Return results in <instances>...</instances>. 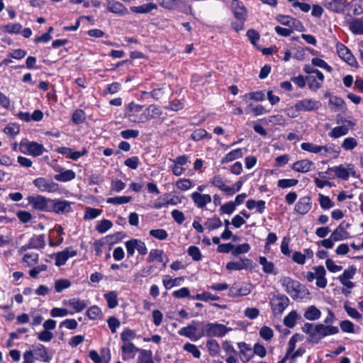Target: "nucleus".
<instances>
[{"mask_svg": "<svg viewBox=\"0 0 363 363\" xmlns=\"http://www.w3.org/2000/svg\"><path fill=\"white\" fill-rule=\"evenodd\" d=\"M132 199L131 196H116V197H109L107 199L106 201L108 203H111L113 205H121L123 203H129Z\"/></svg>", "mask_w": 363, "mask_h": 363, "instance_id": "3c124183", "label": "nucleus"}, {"mask_svg": "<svg viewBox=\"0 0 363 363\" xmlns=\"http://www.w3.org/2000/svg\"><path fill=\"white\" fill-rule=\"evenodd\" d=\"M311 199L310 196H303L299 199L295 206V211L299 213L304 215L307 213L311 208Z\"/></svg>", "mask_w": 363, "mask_h": 363, "instance_id": "a211bd4d", "label": "nucleus"}, {"mask_svg": "<svg viewBox=\"0 0 363 363\" xmlns=\"http://www.w3.org/2000/svg\"><path fill=\"white\" fill-rule=\"evenodd\" d=\"M246 206L249 210L256 208L259 213H262L265 209V201L263 200L255 201L250 199L247 201Z\"/></svg>", "mask_w": 363, "mask_h": 363, "instance_id": "58836bf2", "label": "nucleus"}, {"mask_svg": "<svg viewBox=\"0 0 363 363\" xmlns=\"http://www.w3.org/2000/svg\"><path fill=\"white\" fill-rule=\"evenodd\" d=\"M279 282L285 291L294 299L299 297L301 284L289 277H283Z\"/></svg>", "mask_w": 363, "mask_h": 363, "instance_id": "39448f33", "label": "nucleus"}, {"mask_svg": "<svg viewBox=\"0 0 363 363\" xmlns=\"http://www.w3.org/2000/svg\"><path fill=\"white\" fill-rule=\"evenodd\" d=\"M336 51L339 57L352 67H357V62L350 50L342 43L336 44Z\"/></svg>", "mask_w": 363, "mask_h": 363, "instance_id": "9d476101", "label": "nucleus"}, {"mask_svg": "<svg viewBox=\"0 0 363 363\" xmlns=\"http://www.w3.org/2000/svg\"><path fill=\"white\" fill-rule=\"evenodd\" d=\"M305 277L308 282L315 280V284L319 288L325 289L327 286L326 270L322 265L313 267L312 271L306 272Z\"/></svg>", "mask_w": 363, "mask_h": 363, "instance_id": "f03ea898", "label": "nucleus"}, {"mask_svg": "<svg viewBox=\"0 0 363 363\" xmlns=\"http://www.w3.org/2000/svg\"><path fill=\"white\" fill-rule=\"evenodd\" d=\"M231 6L233 9L235 17L239 21H245L247 11L243 4L238 0H233Z\"/></svg>", "mask_w": 363, "mask_h": 363, "instance_id": "aec40b11", "label": "nucleus"}, {"mask_svg": "<svg viewBox=\"0 0 363 363\" xmlns=\"http://www.w3.org/2000/svg\"><path fill=\"white\" fill-rule=\"evenodd\" d=\"M349 128L346 125H340L333 128L328 133L329 136L333 138H339L347 134Z\"/></svg>", "mask_w": 363, "mask_h": 363, "instance_id": "37998d69", "label": "nucleus"}, {"mask_svg": "<svg viewBox=\"0 0 363 363\" xmlns=\"http://www.w3.org/2000/svg\"><path fill=\"white\" fill-rule=\"evenodd\" d=\"M27 200L33 208L38 211L50 212L52 199L46 198L42 195H36L28 196Z\"/></svg>", "mask_w": 363, "mask_h": 363, "instance_id": "20e7f679", "label": "nucleus"}, {"mask_svg": "<svg viewBox=\"0 0 363 363\" xmlns=\"http://www.w3.org/2000/svg\"><path fill=\"white\" fill-rule=\"evenodd\" d=\"M318 201L321 208L325 210L330 209L334 206V203L330 200V199L323 194H319Z\"/></svg>", "mask_w": 363, "mask_h": 363, "instance_id": "e2e57ef3", "label": "nucleus"}, {"mask_svg": "<svg viewBox=\"0 0 363 363\" xmlns=\"http://www.w3.org/2000/svg\"><path fill=\"white\" fill-rule=\"evenodd\" d=\"M297 103L301 112L315 111L321 107L320 101L313 99H303Z\"/></svg>", "mask_w": 363, "mask_h": 363, "instance_id": "ddd939ff", "label": "nucleus"}, {"mask_svg": "<svg viewBox=\"0 0 363 363\" xmlns=\"http://www.w3.org/2000/svg\"><path fill=\"white\" fill-rule=\"evenodd\" d=\"M195 205L200 208H204L208 203L211 202V196L209 194H201L195 191L191 196Z\"/></svg>", "mask_w": 363, "mask_h": 363, "instance_id": "6ab92c4d", "label": "nucleus"}, {"mask_svg": "<svg viewBox=\"0 0 363 363\" xmlns=\"http://www.w3.org/2000/svg\"><path fill=\"white\" fill-rule=\"evenodd\" d=\"M205 225L208 230H213L220 228L222 225V222L218 217H213L206 220Z\"/></svg>", "mask_w": 363, "mask_h": 363, "instance_id": "052dcab7", "label": "nucleus"}, {"mask_svg": "<svg viewBox=\"0 0 363 363\" xmlns=\"http://www.w3.org/2000/svg\"><path fill=\"white\" fill-rule=\"evenodd\" d=\"M314 165L313 162L308 160H301L294 162L291 168L301 173H306L311 170L312 167Z\"/></svg>", "mask_w": 363, "mask_h": 363, "instance_id": "5701e85b", "label": "nucleus"}, {"mask_svg": "<svg viewBox=\"0 0 363 363\" xmlns=\"http://www.w3.org/2000/svg\"><path fill=\"white\" fill-rule=\"evenodd\" d=\"M107 10L119 16H124L128 13V9L123 4L115 0L107 1Z\"/></svg>", "mask_w": 363, "mask_h": 363, "instance_id": "f3484780", "label": "nucleus"}, {"mask_svg": "<svg viewBox=\"0 0 363 363\" xmlns=\"http://www.w3.org/2000/svg\"><path fill=\"white\" fill-rule=\"evenodd\" d=\"M303 315L307 320H315L320 317L321 312L315 306H311L306 310Z\"/></svg>", "mask_w": 363, "mask_h": 363, "instance_id": "4c0bfd02", "label": "nucleus"}, {"mask_svg": "<svg viewBox=\"0 0 363 363\" xmlns=\"http://www.w3.org/2000/svg\"><path fill=\"white\" fill-rule=\"evenodd\" d=\"M56 152L64 155H67L73 160H77L82 156L87 154L86 150L84 149L82 152L74 151L69 147H60L56 149Z\"/></svg>", "mask_w": 363, "mask_h": 363, "instance_id": "4be33fe9", "label": "nucleus"}, {"mask_svg": "<svg viewBox=\"0 0 363 363\" xmlns=\"http://www.w3.org/2000/svg\"><path fill=\"white\" fill-rule=\"evenodd\" d=\"M245 99H251L257 101H262L264 100L265 95L263 91H258L246 94L243 96Z\"/></svg>", "mask_w": 363, "mask_h": 363, "instance_id": "680f3d73", "label": "nucleus"}, {"mask_svg": "<svg viewBox=\"0 0 363 363\" xmlns=\"http://www.w3.org/2000/svg\"><path fill=\"white\" fill-rule=\"evenodd\" d=\"M33 353L36 355L37 359L43 362H49L50 358L48 357L45 347L40 344L35 346L33 350Z\"/></svg>", "mask_w": 363, "mask_h": 363, "instance_id": "ea45409f", "label": "nucleus"}, {"mask_svg": "<svg viewBox=\"0 0 363 363\" xmlns=\"http://www.w3.org/2000/svg\"><path fill=\"white\" fill-rule=\"evenodd\" d=\"M298 181L296 179H282L277 182V186L281 189H286L296 186Z\"/></svg>", "mask_w": 363, "mask_h": 363, "instance_id": "338daca9", "label": "nucleus"}, {"mask_svg": "<svg viewBox=\"0 0 363 363\" xmlns=\"http://www.w3.org/2000/svg\"><path fill=\"white\" fill-rule=\"evenodd\" d=\"M176 186L181 191H187L193 186V182L189 179H180L176 182Z\"/></svg>", "mask_w": 363, "mask_h": 363, "instance_id": "bf43d9fd", "label": "nucleus"}, {"mask_svg": "<svg viewBox=\"0 0 363 363\" xmlns=\"http://www.w3.org/2000/svg\"><path fill=\"white\" fill-rule=\"evenodd\" d=\"M318 333H319L321 339L325 336L334 335L339 332V329L336 326L332 325H325L323 324H318V329H316Z\"/></svg>", "mask_w": 363, "mask_h": 363, "instance_id": "2f4dec72", "label": "nucleus"}, {"mask_svg": "<svg viewBox=\"0 0 363 363\" xmlns=\"http://www.w3.org/2000/svg\"><path fill=\"white\" fill-rule=\"evenodd\" d=\"M33 184L40 191L54 193L58 191V184L52 180L44 177H39L33 181Z\"/></svg>", "mask_w": 363, "mask_h": 363, "instance_id": "9b49d317", "label": "nucleus"}, {"mask_svg": "<svg viewBox=\"0 0 363 363\" xmlns=\"http://www.w3.org/2000/svg\"><path fill=\"white\" fill-rule=\"evenodd\" d=\"M157 6L153 3L145 4L138 6H132L131 11L136 13H147L152 10L157 9Z\"/></svg>", "mask_w": 363, "mask_h": 363, "instance_id": "f704fd0d", "label": "nucleus"}, {"mask_svg": "<svg viewBox=\"0 0 363 363\" xmlns=\"http://www.w3.org/2000/svg\"><path fill=\"white\" fill-rule=\"evenodd\" d=\"M347 5L352 9V13L355 16L363 13V0H352Z\"/></svg>", "mask_w": 363, "mask_h": 363, "instance_id": "a18cd8bd", "label": "nucleus"}, {"mask_svg": "<svg viewBox=\"0 0 363 363\" xmlns=\"http://www.w3.org/2000/svg\"><path fill=\"white\" fill-rule=\"evenodd\" d=\"M75 173L72 169H61L60 174H55L54 178L55 180L62 182H69L75 178Z\"/></svg>", "mask_w": 363, "mask_h": 363, "instance_id": "473e14b6", "label": "nucleus"}, {"mask_svg": "<svg viewBox=\"0 0 363 363\" xmlns=\"http://www.w3.org/2000/svg\"><path fill=\"white\" fill-rule=\"evenodd\" d=\"M251 292L250 285L245 283H235L229 289L228 295L231 297L244 296Z\"/></svg>", "mask_w": 363, "mask_h": 363, "instance_id": "f8f14e48", "label": "nucleus"}, {"mask_svg": "<svg viewBox=\"0 0 363 363\" xmlns=\"http://www.w3.org/2000/svg\"><path fill=\"white\" fill-rule=\"evenodd\" d=\"M328 171L333 172L337 178L343 180H347L350 175L354 177H357L354 167L350 164L347 165L340 164L337 167H330Z\"/></svg>", "mask_w": 363, "mask_h": 363, "instance_id": "1a4fd4ad", "label": "nucleus"}, {"mask_svg": "<svg viewBox=\"0 0 363 363\" xmlns=\"http://www.w3.org/2000/svg\"><path fill=\"white\" fill-rule=\"evenodd\" d=\"M301 148L304 150L311 153H320L323 150L324 151L323 155H326L328 152V148L325 145H316L312 143H303L301 144Z\"/></svg>", "mask_w": 363, "mask_h": 363, "instance_id": "cd10ccee", "label": "nucleus"}, {"mask_svg": "<svg viewBox=\"0 0 363 363\" xmlns=\"http://www.w3.org/2000/svg\"><path fill=\"white\" fill-rule=\"evenodd\" d=\"M87 316L91 320H98L102 317V312L96 306H91L86 311Z\"/></svg>", "mask_w": 363, "mask_h": 363, "instance_id": "864d4df0", "label": "nucleus"}, {"mask_svg": "<svg viewBox=\"0 0 363 363\" xmlns=\"http://www.w3.org/2000/svg\"><path fill=\"white\" fill-rule=\"evenodd\" d=\"M246 113H252L254 116H257L267 113L268 111L263 106L258 104H249L245 108Z\"/></svg>", "mask_w": 363, "mask_h": 363, "instance_id": "c9c22d12", "label": "nucleus"}, {"mask_svg": "<svg viewBox=\"0 0 363 363\" xmlns=\"http://www.w3.org/2000/svg\"><path fill=\"white\" fill-rule=\"evenodd\" d=\"M76 255L77 252L75 250H69L68 248L57 252L55 255V265L58 267L62 266L65 264L69 257H73Z\"/></svg>", "mask_w": 363, "mask_h": 363, "instance_id": "412c9836", "label": "nucleus"}, {"mask_svg": "<svg viewBox=\"0 0 363 363\" xmlns=\"http://www.w3.org/2000/svg\"><path fill=\"white\" fill-rule=\"evenodd\" d=\"M267 123H271L272 125H284L285 119L283 116L280 114L273 115L269 116L267 118L263 119Z\"/></svg>", "mask_w": 363, "mask_h": 363, "instance_id": "5fc2aeb1", "label": "nucleus"}, {"mask_svg": "<svg viewBox=\"0 0 363 363\" xmlns=\"http://www.w3.org/2000/svg\"><path fill=\"white\" fill-rule=\"evenodd\" d=\"M247 152V150L244 148H238L231 150L228 154H226L221 159V164L228 163L233 160L242 158L244 155Z\"/></svg>", "mask_w": 363, "mask_h": 363, "instance_id": "b1692460", "label": "nucleus"}, {"mask_svg": "<svg viewBox=\"0 0 363 363\" xmlns=\"http://www.w3.org/2000/svg\"><path fill=\"white\" fill-rule=\"evenodd\" d=\"M26 150L29 155L34 157L40 156L45 152V149L43 145L36 142L28 143L26 144Z\"/></svg>", "mask_w": 363, "mask_h": 363, "instance_id": "c756f323", "label": "nucleus"}, {"mask_svg": "<svg viewBox=\"0 0 363 363\" xmlns=\"http://www.w3.org/2000/svg\"><path fill=\"white\" fill-rule=\"evenodd\" d=\"M298 317V314L296 311H291L284 318V325L290 328H292L295 326L296 319Z\"/></svg>", "mask_w": 363, "mask_h": 363, "instance_id": "8fccbe9b", "label": "nucleus"}, {"mask_svg": "<svg viewBox=\"0 0 363 363\" xmlns=\"http://www.w3.org/2000/svg\"><path fill=\"white\" fill-rule=\"evenodd\" d=\"M109 308H115L118 304V294L116 291H111L104 295Z\"/></svg>", "mask_w": 363, "mask_h": 363, "instance_id": "a19ab883", "label": "nucleus"}, {"mask_svg": "<svg viewBox=\"0 0 363 363\" xmlns=\"http://www.w3.org/2000/svg\"><path fill=\"white\" fill-rule=\"evenodd\" d=\"M22 28V26L19 23H11L3 27V30L4 32L11 33V34H17L20 32Z\"/></svg>", "mask_w": 363, "mask_h": 363, "instance_id": "4d7b16f0", "label": "nucleus"}, {"mask_svg": "<svg viewBox=\"0 0 363 363\" xmlns=\"http://www.w3.org/2000/svg\"><path fill=\"white\" fill-rule=\"evenodd\" d=\"M347 6V0H325L324 6L335 13H342Z\"/></svg>", "mask_w": 363, "mask_h": 363, "instance_id": "dca6fc26", "label": "nucleus"}, {"mask_svg": "<svg viewBox=\"0 0 363 363\" xmlns=\"http://www.w3.org/2000/svg\"><path fill=\"white\" fill-rule=\"evenodd\" d=\"M289 299L284 294H277L273 296L269 301L273 314L280 315L289 306Z\"/></svg>", "mask_w": 363, "mask_h": 363, "instance_id": "423d86ee", "label": "nucleus"}, {"mask_svg": "<svg viewBox=\"0 0 363 363\" xmlns=\"http://www.w3.org/2000/svg\"><path fill=\"white\" fill-rule=\"evenodd\" d=\"M142 349H139L132 342L123 343L121 346L122 359L124 361L130 360L135 358L136 353Z\"/></svg>", "mask_w": 363, "mask_h": 363, "instance_id": "2eb2a0df", "label": "nucleus"}, {"mask_svg": "<svg viewBox=\"0 0 363 363\" xmlns=\"http://www.w3.org/2000/svg\"><path fill=\"white\" fill-rule=\"evenodd\" d=\"M183 281L184 278L182 277L172 279L168 275L164 276L162 279L163 285L167 289H169L174 286H179Z\"/></svg>", "mask_w": 363, "mask_h": 363, "instance_id": "e433bc0d", "label": "nucleus"}, {"mask_svg": "<svg viewBox=\"0 0 363 363\" xmlns=\"http://www.w3.org/2000/svg\"><path fill=\"white\" fill-rule=\"evenodd\" d=\"M71 286V281L67 279H59L55 282V289L57 293L62 292Z\"/></svg>", "mask_w": 363, "mask_h": 363, "instance_id": "de8ad7c7", "label": "nucleus"}, {"mask_svg": "<svg viewBox=\"0 0 363 363\" xmlns=\"http://www.w3.org/2000/svg\"><path fill=\"white\" fill-rule=\"evenodd\" d=\"M348 224L342 223L330 235L332 239L335 241L342 240L347 238L348 233L346 230Z\"/></svg>", "mask_w": 363, "mask_h": 363, "instance_id": "bb28decb", "label": "nucleus"}, {"mask_svg": "<svg viewBox=\"0 0 363 363\" xmlns=\"http://www.w3.org/2000/svg\"><path fill=\"white\" fill-rule=\"evenodd\" d=\"M143 108V106L141 105L130 102L125 108L124 116L133 123H144V118H145V117L143 116V112L140 114Z\"/></svg>", "mask_w": 363, "mask_h": 363, "instance_id": "7ed1b4c3", "label": "nucleus"}, {"mask_svg": "<svg viewBox=\"0 0 363 363\" xmlns=\"http://www.w3.org/2000/svg\"><path fill=\"white\" fill-rule=\"evenodd\" d=\"M163 255L164 252L161 250L158 249H152L147 257V262L151 263L155 260H157L159 262H163Z\"/></svg>", "mask_w": 363, "mask_h": 363, "instance_id": "79ce46f5", "label": "nucleus"}, {"mask_svg": "<svg viewBox=\"0 0 363 363\" xmlns=\"http://www.w3.org/2000/svg\"><path fill=\"white\" fill-rule=\"evenodd\" d=\"M45 245L44 236L40 235L30 239L28 243V248L43 247Z\"/></svg>", "mask_w": 363, "mask_h": 363, "instance_id": "6e6d98bb", "label": "nucleus"}, {"mask_svg": "<svg viewBox=\"0 0 363 363\" xmlns=\"http://www.w3.org/2000/svg\"><path fill=\"white\" fill-rule=\"evenodd\" d=\"M128 257H132L137 250L140 255H145L147 253V248L145 243L141 240L131 239L125 242Z\"/></svg>", "mask_w": 363, "mask_h": 363, "instance_id": "6e6552de", "label": "nucleus"}, {"mask_svg": "<svg viewBox=\"0 0 363 363\" xmlns=\"http://www.w3.org/2000/svg\"><path fill=\"white\" fill-rule=\"evenodd\" d=\"M205 138L211 139L212 136L211 135H208L205 129L202 128L195 130L191 135V138L194 141H199Z\"/></svg>", "mask_w": 363, "mask_h": 363, "instance_id": "09e8293b", "label": "nucleus"}, {"mask_svg": "<svg viewBox=\"0 0 363 363\" xmlns=\"http://www.w3.org/2000/svg\"><path fill=\"white\" fill-rule=\"evenodd\" d=\"M203 322L193 320L190 324L186 327L181 328L178 333L180 335L185 336L193 341H197L202 336H200V333L197 335L196 330L201 329L202 330Z\"/></svg>", "mask_w": 363, "mask_h": 363, "instance_id": "0eeeda50", "label": "nucleus"}, {"mask_svg": "<svg viewBox=\"0 0 363 363\" xmlns=\"http://www.w3.org/2000/svg\"><path fill=\"white\" fill-rule=\"evenodd\" d=\"M251 261L247 258H241L238 261H231L227 263L226 269L228 270H241L250 267Z\"/></svg>", "mask_w": 363, "mask_h": 363, "instance_id": "393cba45", "label": "nucleus"}, {"mask_svg": "<svg viewBox=\"0 0 363 363\" xmlns=\"http://www.w3.org/2000/svg\"><path fill=\"white\" fill-rule=\"evenodd\" d=\"M357 140L352 137L346 138L342 143V147L345 150H352L357 146Z\"/></svg>", "mask_w": 363, "mask_h": 363, "instance_id": "0e129e2a", "label": "nucleus"}, {"mask_svg": "<svg viewBox=\"0 0 363 363\" xmlns=\"http://www.w3.org/2000/svg\"><path fill=\"white\" fill-rule=\"evenodd\" d=\"M71 210V203L69 201L52 199L50 211L57 214H65L70 212Z\"/></svg>", "mask_w": 363, "mask_h": 363, "instance_id": "4468645a", "label": "nucleus"}, {"mask_svg": "<svg viewBox=\"0 0 363 363\" xmlns=\"http://www.w3.org/2000/svg\"><path fill=\"white\" fill-rule=\"evenodd\" d=\"M67 304L72 307L76 312H81L86 307V304L84 301L77 298L69 299Z\"/></svg>", "mask_w": 363, "mask_h": 363, "instance_id": "c03bdc74", "label": "nucleus"}, {"mask_svg": "<svg viewBox=\"0 0 363 363\" xmlns=\"http://www.w3.org/2000/svg\"><path fill=\"white\" fill-rule=\"evenodd\" d=\"M211 184L218 187L220 190L227 193L228 191H230V186H226L225 184L224 181L223 180V178L220 176H216L214 177L211 180Z\"/></svg>", "mask_w": 363, "mask_h": 363, "instance_id": "603ef678", "label": "nucleus"}, {"mask_svg": "<svg viewBox=\"0 0 363 363\" xmlns=\"http://www.w3.org/2000/svg\"><path fill=\"white\" fill-rule=\"evenodd\" d=\"M206 346L210 356L216 357L219 354L220 351V347L216 340L213 338L208 339L206 341Z\"/></svg>", "mask_w": 363, "mask_h": 363, "instance_id": "72a5a7b5", "label": "nucleus"}, {"mask_svg": "<svg viewBox=\"0 0 363 363\" xmlns=\"http://www.w3.org/2000/svg\"><path fill=\"white\" fill-rule=\"evenodd\" d=\"M238 347L240 349V358L242 362H247L250 360L253 355L250 346L245 342H241L238 343Z\"/></svg>", "mask_w": 363, "mask_h": 363, "instance_id": "a878e982", "label": "nucleus"}, {"mask_svg": "<svg viewBox=\"0 0 363 363\" xmlns=\"http://www.w3.org/2000/svg\"><path fill=\"white\" fill-rule=\"evenodd\" d=\"M183 350L187 352L191 353L195 358L201 357V352L198 347L191 343L187 342L184 345Z\"/></svg>", "mask_w": 363, "mask_h": 363, "instance_id": "13d9d810", "label": "nucleus"}, {"mask_svg": "<svg viewBox=\"0 0 363 363\" xmlns=\"http://www.w3.org/2000/svg\"><path fill=\"white\" fill-rule=\"evenodd\" d=\"M231 330L232 328H228L223 324L218 323H204L203 322L202 330L200 331V336L222 337Z\"/></svg>", "mask_w": 363, "mask_h": 363, "instance_id": "f257e3e1", "label": "nucleus"}, {"mask_svg": "<svg viewBox=\"0 0 363 363\" xmlns=\"http://www.w3.org/2000/svg\"><path fill=\"white\" fill-rule=\"evenodd\" d=\"M350 30L354 35H363V17L348 22Z\"/></svg>", "mask_w": 363, "mask_h": 363, "instance_id": "7c9ffc66", "label": "nucleus"}, {"mask_svg": "<svg viewBox=\"0 0 363 363\" xmlns=\"http://www.w3.org/2000/svg\"><path fill=\"white\" fill-rule=\"evenodd\" d=\"M162 112L160 107L156 105H150L143 111L144 122L147 121L152 118H158L162 115Z\"/></svg>", "mask_w": 363, "mask_h": 363, "instance_id": "c85d7f7f", "label": "nucleus"}, {"mask_svg": "<svg viewBox=\"0 0 363 363\" xmlns=\"http://www.w3.org/2000/svg\"><path fill=\"white\" fill-rule=\"evenodd\" d=\"M23 260L28 266H33L38 262V254L35 252L26 253Z\"/></svg>", "mask_w": 363, "mask_h": 363, "instance_id": "69168bd1", "label": "nucleus"}, {"mask_svg": "<svg viewBox=\"0 0 363 363\" xmlns=\"http://www.w3.org/2000/svg\"><path fill=\"white\" fill-rule=\"evenodd\" d=\"M113 224L111 220L104 219L96 225V229L100 233H104L112 227Z\"/></svg>", "mask_w": 363, "mask_h": 363, "instance_id": "774afa93", "label": "nucleus"}, {"mask_svg": "<svg viewBox=\"0 0 363 363\" xmlns=\"http://www.w3.org/2000/svg\"><path fill=\"white\" fill-rule=\"evenodd\" d=\"M137 363H155L152 358V352L147 350H140Z\"/></svg>", "mask_w": 363, "mask_h": 363, "instance_id": "49530a36", "label": "nucleus"}]
</instances>
